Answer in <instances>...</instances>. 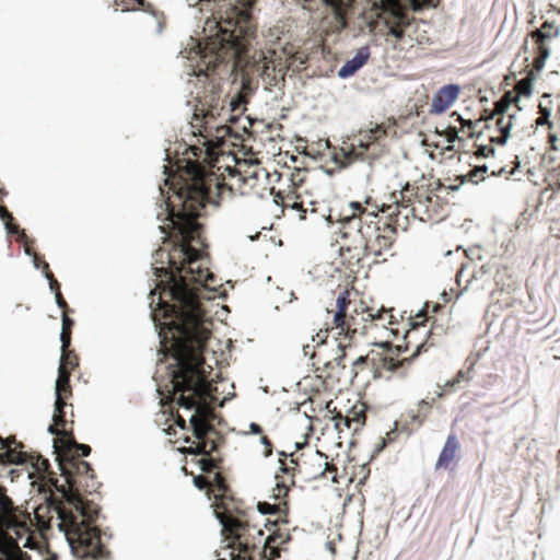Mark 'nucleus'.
Listing matches in <instances>:
<instances>
[{
  "label": "nucleus",
  "mask_w": 560,
  "mask_h": 560,
  "mask_svg": "<svg viewBox=\"0 0 560 560\" xmlns=\"http://www.w3.org/2000/svg\"><path fill=\"white\" fill-rule=\"evenodd\" d=\"M114 2L116 7L121 9V11H130L141 8L145 12H152L155 16L158 15L154 12L153 5L148 3L145 0H114Z\"/></svg>",
  "instance_id": "obj_27"
},
{
  "label": "nucleus",
  "mask_w": 560,
  "mask_h": 560,
  "mask_svg": "<svg viewBox=\"0 0 560 560\" xmlns=\"http://www.w3.org/2000/svg\"><path fill=\"white\" fill-rule=\"evenodd\" d=\"M48 432L50 434L56 435L54 446L56 448L57 454L59 455L61 453V443L59 440L63 438H70L72 435V432L67 431L65 428H61V425H57L55 422L54 424L49 425Z\"/></svg>",
  "instance_id": "obj_34"
},
{
  "label": "nucleus",
  "mask_w": 560,
  "mask_h": 560,
  "mask_svg": "<svg viewBox=\"0 0 560 560\" xmlns=\"http://www.w3.org/2000/svg\"><path fill=\"white\" fill-rule=\"evenodd\" d=\"M328 220L342 224L339 248L342 264L349 269L360 267L363 258L371 256L381 232L378 214L352 201L342 211L331 208Z\"/></svg>",
  "instance_id": "obj_5"
},
{
  "label": "nucleus",
  "mask_w": 560,
  "mask_h": 560,
  "mask_svg": "<svg viewBox=\"0 0 560 560\" xmlns=\"http://www.w3.org/2000/svg\"><path fill=\"white\" fill-rule=\"evenodd\" d=\"M471 376H470V370L468 371H458L456 376L453 378V381L451 382H447L446 383V386H454L455 384H458L460 383L462 381H470Z\"/></svg>",
  "instance_id": "obj_46"
},
{
  "label": "nucleus",
  "mask_w": 560,
  "mask_h": 560,
  "mask_svg": "<svg viewBox=\"0 0 560 560\" xmlns=\"http://www.w3.org/2000/svg\"><path fill=\"white\" fill-rule=\"evenodd\" d=\"M59 466L69 487L65 502L58 506L60 530L65 532L78 560H107L109 551L101 540L100 528L94 524L100 506L80 493L81 488L94 487L93 468L79 456L60 458Z\"/></svg>",
  "instance_id": "obj_2"
},
{
  "label": "nucleus",
  "mask_w": 560,
  "mask_h": 560,
  "mask_svg": "<svg viewBox=\"0 0 560 560\" xmlns=\"http://www.w3.org/2000/svg\"><path fill=\"white\" fill-rule=\"evenodd\" d=\"M211 491H215L214 501L212 503L213 512L221 525L226 530L242 527V517L249 516L250 510L246 503L233 495V492L221 472H215Z\"/></svg>",
  "instance_id": "obj_9"
},
{
  "label": "nucleus",
  "mask_w": 560,
  "mask_h": 560,
  "mask_svg": "<svg viewBox=\"0 0 560 560\" xmlns=\"http://www.w3.org/2000/svg\"><path fill=\"white\" fill-rule=\"evenodd\" d=\"M71 330L61 329L60 340H61V351L65 352L66 349H69L71 343Z\"/></svg>",
  "instance_id": "obj_49"
},
{
  "label": "nucleus",
  "mask_w": 560,
  "mask_h": 560,
  "mask_svg": "<svg viewBox=\"0 0 560 560\" xmlns=\"http://www.w3.org/2000/svg\"><path fill=\"white\" fill-rule=\"evenodd\" d=\"M373 322V307L358 298H351V293L345 291L336 301V311L332 316V328L339 330V335H343L350 340L358 335H365L371 328Z\"/></svg>",
  "instance_id": "obj_8"
},
{
  "label": "nucleus",
  "mask_w": 560,
  "mask_h": 560,
  "mask_svg": "<svg viewBox=\"0 0 560 560\" xmlns=\"http://www.w3.org/2000/svg\"><path fill=\"white\" fill-rule=\"evenodd\" d=\"M307 170L305 168H294L293 171L289 170L288 178L291 182L294 190L301 188L306 182Z\"/></svg>",
  "instance_id": "obj_35"
},
{
  "label": "nucleus",
  "mask_w": 560,
  "mask_h": 560,
  "mask_svg": "<svg viewBox=\"0 0 560 560\" xmlns=\"http://www.w3.org/2000/svg\"><path fill=\"white\" fill-rule=\"evenodd\" d=\"M415 11H420L431 4V0H409Z\"/></svg>",
  "instance_id": "obj_53"
},
{
  "label": "nucleus",
  "mask_w": 560,
  "mask_h": 560,
  "mask_svg": "<svg viewBox=\"0 0 560 560\" xmlns=\"http://www.w3.org/2000/svg\"><path fill=\"white\" fill-rule=\"evenodd\" d=\"M489 167L487 165H477L472 170H470L466 175L460 176V182H469L472 184H478L486 178L488 174Z\"/></svg>",
  "instance_id": "obj_31"
},
{
  "label": "nucleus",
  "mask_w": 560,
  "mask_h": 560,
  "mask_svg": "<svg viewBox=\"0 0 560 560\" xmlns=\"http://www.w3.org/2000/svg\"><path fill=\"white\" fill-rule=\"evenodd\" d=\"M0 219L7 221H13L12 214L3 206H0Z\"/></svg>",
  "instance_id": "obj_57"
},
{
  "label": "nucleus",
  "mask_w": 560,
  "mask_h": 560,
  "mask_svg": "<svg viewBox=\"0 0 560 560\" xmlns=\"http://www.w3.org/2000/svg\"><path fill=\"white\" fill-rule=\"evenodd\" d=\"M275 199L273 201L277 205H280L282 207V211H288L292 203L300 199V194H298L295 190L289 191L288 194H283L281 190L278 192H275Z\"/></svg>",
  "instance_id": "obj_32"
},
{
  "label": "nucleus",
  "mask_w": 560,
  "mask_h": 560,
  "mask_svg": "<svg viewBox=\"0 0 560 560\" xmlns=\"http://www.w3.org/2000/svg\"><path fill=\"white\" fill-rule=\"evenodd\" d=\"M370 57L369 47H362L358 50L355 56L348 60L339 70L338 74L341 78H347L354 74L360 68H362Z\"/></svg>",
  "instance_id": "obj_21"
},
{
  "label": "nucleus",
  "mask_w": 560,
  "mask_h": 560,
  "mask_svg": "<svg viewBox=\"0 0 560 560\" xmlns=\"http://www.w3.org/2000/svg\"><path fill=\"white\" fill-rule=\"evenodd\" d=\"M509 108V105L499 100L495 102L493 114L490 117V119H493L494 116H498L494 124V131L498 132V136H491V141L500 145L505 144L510 131L518 125V117L514 110L505 115Z\"/></svg>",
  "instance_id": "obj_12"
},
{
  "label": "nucleus",
  "mask_w": 560,
  "mask_h": 560,
  "mask_svg": "<svg viewBox=\"0 0 560 560\" xmlns=\"http://www.w3.org/2000/svg\"><path fill=\"white\" fill-rule=\"evenodd\" d=\"M491 136H498V132H495L493 130V132H491L489 135V143L488 144L476 143V142L474 143L472 155L476 159H480V158H486L487 159V158H490V156L494 155L493 144H498V143L491 141Z\"/></svg>",
  "instance_id": "obj_30"
},
{
  "label": "nucleus",
  "mask_w": 560,
  "mask_h": 560,
  "mask_svg": "<svg viewBox=\"0 0 560 560\" xmlns=\"http://www.w3.org/2000/svg\"><path fill=\"white\" fill-rule=\"evenodd\" d=\"M175 422L176 424L180 428V429H186V420L185 418L179 415L178 412L176 413V419H175Z\"/></svg>",
  "instance_id": "obj_62"
},
{
  "label": "nucleus",
  "mask_w": 560,
  "mask_h": 560,
  "mask_svg": "<svg viewBox=\"0 0 560 560\" xmlns=\"http://www.w3.org/2000/svg\"><path fill=\"white\" fill-rule=\"evenodd\" d=\"M164 16L161 14L158 20V31L161 32L164 25Z\"/></svg>",
  "instance_id": "obj_63"
},
{
  "label": "nucleus",
  "mask_w": 560,
  "mask_h": 560,
  "mask_svg": "<svg viewBox=\"0 0 560 560\" xmlns=\"http://www.w3.org/2000/svg\"><path fill=\"white\" fill-rule=\"evenodd\" d=\"M424 345L417 347L410 358H400L401 346H393L385 341L375 345L368 355L359 357L351 366L345 363L346 346L338 343L336 355L317 366V377L322 380L323 386L329 392H341L353 384L359 372L368 364H371L374 378L392 380L394 377L405 378L408 376L412 358L416 357Z\"/></svg>",
  "instance_id": "obj_4"
},
{
  "label": "nucleus",
  "mask_w": 560,
  "mask_h": 560,
  "mask_svg": "<svg viewBox=\"0 0 560 560\" xmlns=\"http://www.w3.org/2000/svg\"><path fill=\"white\" fill-rule=\"evenodd\" d=\"M558 140L559 139H558L557 135L549 132L548 143H549L550 150H553V151L558 150V148H557Z\"/></svg>",
  "instance_id": "obj_58"
},
{
  "label": "nucleus",
  "mask_w": 560,
  "mask_h": 560,
  "mask_svg": "<svg viewBox=\"0 0 560 560\" xmlns=\"http://www.w3.org/2000/svg\"><path fill=\"white\" fill-rule=\"evenodd\" d=\"M249 433L261 435L264 433V429L259 424L252 422L249 424Z\"/></svg>",
  "instance_id": "obj_60"
},
{
  "label": "nucleus",
  "mask_w": 560,
  "mask_h": 560,
  "mask_svg": "<svg viewBox=\"0 0 560 560\" xmlns=\"http://www.w3.org/2000/svg\"><path fill=\"white\" fill-rule=\"evenodd\" d=\"M452 116H456V121H458L462 126V128H464L465 126H467L470 129H472V126L474 124L470 121V120H465L463 119L459 115H457L456 113H453Z\"/></svg>",
  "instance_id": "obj_61"
},
{
  "label": "nucleus",
  "mask_w": 560,
  "mask_h": 560,
  "mask_svg": "<svg viewBox=\"0 0 560 560\" xmlns=\"http://www.w3.org/2000/svg\"><path fill=\"white\" fill-rule=\"evenodd\" d=\"M395 121L376 124L374 127L360 130L351 143L350 154L361 160H374L383 153L380 141L388 133V128H394Z\"/></svg>",
  "instance_id": "obj_10"
},
{
  "label": "nucleus",
  "mask_w": 560,
  "mask_h": 560,
  "mask_svg": "<svg viewBox=\"0 0 560 560\" xmlns=\"http://www.w3.org/2000/svg\"><path fill=\"white\" fill-rule=\"evenodd\" d=\"M432 406L430 402L425 401V400H421L419 404H418V415L417 416H412V420L413 421H417L419 424H421L424 419L427 418L428 413L430 412Z\"/></svg>",
  "instance_id": "obj_40"
},
{
  "label": "nucleus",
  "mask_w": 560,
  "mask_h": 560,
  "mask_svg": "<svg viewBox=\"0 0 560 560\" xmlns=\"http://www.w3.org/2000/svg\"><path fill=\"white\" fill-rule=\"evenodd\" d=\"M243 109V98L241 95L230 101L221 98L212 93L208 100L200 101L196 107L191 127L197 129L198 133L205 139L206 158L208 161V149L213 148L215 155L222 151L220 147L224 144V139L231 133V127L226 122H234L236 117L234 113Z\"/></svg>",
  "instance_id": "obj_7"
},
{
  "label": "nucleus",
  "mask_w": 560,
  "mask_h": 560,
  "mask_svg": "<svg viewBox=\"0 0 560 560\" xmlns=\"http://www.w3.org/2000/svg\"><path fill=\"white\" fill-rule=\"evenodd\" d=\"M5 226L9 233L19 234L21 240L23 241L27 238V235L25 234L24 230H20L19 225L14 224L12 221H7Z\"/></svg>",
  "instance_id": "obj_48"
},
{
  "label": "nucleus",
  "mask_w": 560,
  "mask_h": 560,
  "mask_svg": "<svg viewBox=\"0 0 560 560\" xmlns=\"http://www.w3.org/2000/svg\"><path fill=\"white\" fill-rule=\"evenodd\" d=\"M199 465L202 471L205 472H211L215 468H218V462L214 458L208 457V458H201L199 460Z\"/></svg>",
  "instance_id": "obj_44"
},
{
  "label": "nucleus",
  "mask_w": 560,
  "mask_h": 560,
  "mask_svg": "<svg viewBox=\"0 0 560 560\" xmlns=\"http://www.w3.org/2000/svg\"><path fill=\"white\" fill-rule=\"evenodd\" d=\"M260 442L264 445V456L269 457L272 454V443L270 439L265 433H262L260 435Z\"/></svg>",
  "instance_id": "obj_51"
},
{
  "label": "nucleus",
  "mask_w": 560,
  "mask_h": 560,
  "mask_svg": "<svg viewBox=\"0 0 560 560\" xmlns=\"http://www.w3.org/2000/svg\"><path fill=\"white\" fill-rule=\"evenodd\" d=\"M332 420L335 421V428L339 433H342L345 431H351L352 432V424L349 418H346L343 412H338L335 416H332Z\"/></svg>",
  "instance_id": "obj_37"
},
{
  "label": "nucleus",
  "mask_w": 560,
  "mask_h": 560,
  "mask_svg": "<svg viewBox=\"0 0 560 560\" xmlns=\"http://www.w3.org/2000/svg\"><path fill=\"white\" fill-rule=\"evenodd\" d=\"M322 5L329 8L336 15H341V0H303V8L308 11L318 10Z\"/></svg>",
  "instance_id": "obj_25"
},
{
  "label": "nucleus",
  "mask_w": 560,
  "mask_h": 560,
  "mask_svg": "<svg viewBox=\"0 0 560 560\" xmlns=\"http://www.w3.org/2000/svg\"><path fill=\"white\" fill-rule=\"evenodd\" d=\"M70 375V372H58L56 381V400H58V406L72 395Z\"/></svg>",
  "instance_id": "obj_24"
},
{
  "label": "nucleus",
  "mask_w": 560,
  "mask_h": 560,
  "mask_svg": "<svg viewBox=\"0 0 560 560\" xmlns=\"http://www.w3.org/2000/svg\"><path fill=\"white\" fill-rule=\"evenodd\" d=\"M307 57L303 52H295L290 58L289 67L295 66L296 69H300L302 66L306 63Z\"/></svg>",
  "instance_id": "obj_45"
},
{
  "label": "nucleus",
  "mask_w": 560,
  "mask_h": 560,
  "mask_svg": "<svg viewBox=\"0 0 560 560\" xmlns=\"http://www.w3.org/2000/svg\"><path fill=\"white\" fill-rule=\"evenodd\" d=\"M502 173H504V168L503 167H500L499 170H492L491 171V175H501Z\"/></svg>",
  "instance_id": "obj_64"
},
{
  "label": "nucleus",
  "mask_w": 560,
  "mask_h": 560,
  "mask_svg": "<svg viewBox=\"0 0 560 560\" xmlns=\"http://www.w3.org/2000/svg\"><path fill=\"white\" fill-rule=\"evenodd\" d=\"M332 324H326L325 329H319L316 336H313V341L316 342V347H320L326 342L329 330H332Z\"/></svg>",
  "instance_id": "obj_42"
},
{
  "label": "nucleus",
  "mask_w": 560,
  "mask_h": 560,
  "mask_svg": "<svg viewBox=\"0 0 560 560\" xmlns=\"http://www.w3.org/2000/svg\"><path fill=\"white\" fill-rule=\"evenodd\" d=\"M303 351H304L305 355H308V354L311 355V358L313 360V365L320 363V352L319 351L312 350V347L310 345H305L303 347Z\"/></svg>",
  "instance_id": "obj_50"
},
{
  "label": "nucleus",
  "mask_w": 560,
  "mask_h": 560,
  "mask_svg": "<svg viewBox=\"0 0 560 560\" xmlns=\"http://www.w3.org/2000/svg\"><path fill=\"white\" fill-rule=\"evenodd\" d=\"M535 72H537L534 67L528 71L526 78L520 80L515 88H514V92L517 94V96L520 97L521 95H524V96H528L530 95L532 93V86H533V81L535 80Z\"/></svg>",
  "instance_id": "obj_29"
},
{
  "label": "nucleus",
  "mask_w": 560,
  "mask_h": 560,
  "mask_svg": "<svg viewBox=\"0 0 560 560\" xmlns=\"http://www.w3.org/2000/svg\"><path fill=\"white\" fill-rule=\"evenodd\" d=\"M326 412H327V416L330 415L332 417L336 413L342 412V411L337 409V407L332 400H329L326 402Z\"/></svg>",
  "instance_id": "obj_56"
},
{
  "label": "nucleus",
  "mask_w": 560,
  "mask_h": 560,
  "mask_svg": "<svg viewBox=\"0 0 560 560\" xmlns=\"http://www.w3.org/2000/svg\"><path fill=\"white\" fill-rule=\"evenodd\" d=\"M238 3L231 5L225 15L212 16L205 23V42L198 43V54L208 70H215L222 62L233 61L234 66H240L246 61L256 37L250 14L255 0H238Z\"/></svg>",
  "instance_id": "obj_3"
},
{
  "label": "nucleus",
  "mask_w": 560,
  "mask_h": 560,
  "mask_svg": "<svg viewBox=\"0 0 560 560\" xmlns=\"http://www.w3.org/2000/svg\"><path fill=\"white\" fill-rule=\"evenodd\" d=\"M49 467V463L45 458H38L36 464V469L39 471H45Z\"/></svg>",
  "instance_id": "obj_59"
},
{
  "label": "nucleus",
  "mask_w": 560,
  "mask_h": 560,
  "mask_svg": "<svg viewBox=\"0 0 560 560\" xmlns=\"http://www.w3.org/2000/svg\"><path fill=\"white\" fill-rule=\"evenodd\" d=\"M427 320L425 313H418L415 317V319L410 323L412 328H416L419 325H422Z\"/></svg>",
  "instance_id": "obj_55"
},
{
  "label": "nucleus",
  "mask_w": 560,
  "mask_h": 560,
  "mask_svg": "<svg viewBox=\"0 0 560 560\" xmlns=\"http://www.w3.org/2000/svg\"><path fill=\"white\" fill-rule=\"evenodd\" d=\"M557 31L549 22H544L540 28L534 31L530 36L536 44L534 69L539 73L544 67L545 61L549 57L550 50L547 42L557 35Z\"/></svg>",
  "instance_id": "obj_13"
},
{
  "label": "nucleus",
  "mask_w": 560,
  "mask_h": 560,
  "mask_svg": "<svg viewBox=\"0 0 560 560\" xmlns=\"http://www.w3.org/2000/svg\"><path fill=\"white\" fill-rule=\"evenodd\" d=\"M74 325V320L68 316V313L62 312V329L71 330Z\"/></svg>",
  "instance_id": "obj_54"
},
{
  "label": "nucleus",
  "mask_w": 560,
  "mask_h": 560,
  "mask_svg": "<svg viewBox=\"0 0 560 560\" xmlns=\"http://www.w3.org/2000/svg\"><path fill=\"white\" fill-rule=\"evenodd\" d=\"M272 497L278 501L277 503H269V502H259L258 503V511L261 514H272L277 515L276 523L278 522H285V516L288 512V503L284 501L285 498L277 499L273 494Z\"/></svg>",
  "instance_id": "obj_22"
},
{
  "label": "nucleus",
  "mask_w": 560,
  "mask_h": 560,
  "mask_svg": "<svg viewBox=\"0 0 560 560\" xmlns=\"http://www.w3.org/2000/svg\"><path fill=\"white\" fill-rule=\"evenodd\" d=\"M411 22L412 19L409 18L408 12L400 8L399 4H395L385 20L388 33L397 39L404 37L407 28L411 26Z\"/></svg>",
  "instance_id": "obj_16"
},
{
  "label": "nucleus",
  "mask_w": 560,
  "mask_h": 560,
  "mask_svg": "<svg viewBox=\"0 0 560 560\" xmlns=\"http://www.w3.org/2000/svg\"><path fill=\"white\" fill-rule=\"evenodd\" d=\"M500 100H502L506 105H509L511 107V110H514L516 114L521 110V108L517 105L520 97L514 92V90L505 92Z\"/></svg>",
  "instance_id": "obj_39"
},
{
  "label": "nucleus",
  "mask_w": 560,
  "mask_h": 560,
  "mask_svg": "<svg viewBox=\"0 0 560 560\" xmlns=\"http://www.w3.org/2000/svg\"><path fill=\"white\" fill-rule=\"evenodd\" d=\"M550 110L546 107L539 106V116L535 120L537 126H547L548 129H552L553 122L550 120Z\"/></svg>",
  "instance_id": "obj_41"
},
{
  "label": "nucleus",
  "mask_w": 560,
  "mask_h": 560,
  "mask_svg": "<svg viewBox=\"0 0 560 560\" xmlns=\"http://www.w3.org/2000/svg\"><path fill=\"white\" fill-rule=\"evenodd\" d=\"M346 418H349L352 424V432H358L365 422V411L363 405L353 406L343 413Z\"/></svg>",
  "instance_id": "obj_26"
},
{
  "label": "nucleus",
  "mask_w": 560,
  "mask_h": 560,
  "mask_svg": "<svg viewBox=\"0 0 560 560\" xmlns=\"http://www.w3.org/2000/svg\"><path fill=\"white\" fill-rule=\"evenodd\" d=\"M79 365V358L74 353V351L70 349H66L65 352L61 351L60 365L58 372H70L73 371Z\"/></svg>",
  "instance_id": "obj_28"
},
{
  "label": "nucleus",
  "mask_w": 560,
  "mask_h": 560,
  "mask_svg": "<svg viewBox=\"0 0 560 560\" xmlns=\"http://www.w3.org/2000/svg\"><path fill=\"white\" fill-rule=\"evenodd\" d=\"M43 268H44V271H45V276H46V278L49 281L50 289L52 291H55V293H56L58 289L60 290V284L58 283V281L54 277L52 272L49 269V265L46 261L43 262Z\"/></svg>",
  "instance_id": "obj_43"
},
{
  "label": "nucleus",
  "mask_w": 560,
  "mask_h": 560,
  "mask_svg": "<svg viewBox=\"0 0 560 560\" xmlns=\"http://www.w3.org/2000/svg\"><path fill=\"white\" fill-rule=\"evenodd\" d=\"M16 508L0 486V532L11 528L16 523Z\"/></svg>",
  "instance_id": "obj_19"
},
{
  "label": "nucleus",
  "mask_w": 560,
  "mask_h": 560,
  "mask_svg": "<svg viewBox=\"0 0 560 560\" xmlns=\"http://www.w3.org/2000/svg\"><path fill=\"white\" fill-rule=\"evenodd\" d=\"M55 296H56V303L58 304V306L62 310V312L68 313L69 305L66 302V300L63 299L61 291L59 289L57 290Z\"/></svg>",
  "instance_id": "obj_52"
},
{
  "label": "nucleus",
  "mask_w": 560,
  "mask_h": 560,
  "mask_svg": "<svg viewBox=\"0 0 560 560\" xmlns=\"http://www.w3.org/2000/svg\"><path fill=\"white\" fill-rule=\"evenodd\" d=\"M23 444L16 441L15 436L3 439L0 436V463L2 464H24L27 460V454L22 451Z\"/></svg>",
  "instance_id": "obj_15"
},
{
  "label": "nucleus",
  "mask_w": 560,
  "mask_h": 560,
  "mask_svg": "<svg viewBox=\"0 0 560 560\" xmlns=\"http://www.w3.org/2000/svg\"><path fill=\"white\" fill-rule=\"evenodd\" d=\"M303 472L308 476L310 479H329L332 482H338L337 479V467L327 460L320 452H316L310 462L303 460Z\"/></svg>",
  "instance_id": "obj_14"
},
{
  "label": "nucleus",
  "mask_w": 560,
  "mask_h": 560,
  "mask_svg": "<svg viewBox=\"0 0 560 560\" xmlns=\"http://www.w3.org/2000/svg\"><path fill=\"white\" fill-rule=\"evenodd\" d=\"M67 406L66 401H61L60 406H58V400L55 401V412L52 420L57 425H61V428L66 429V411L65 408Z\"/></svg>",
  "instance_id": "obj_38"
},
{
  "label": "nucleus",
  "mask_w": 560,
  "mask_h": 560,
  "mask_svg": "<svg viewBox=\"0 0 560 560\" xmlns=\"http://www.w3.org/2000/svg\"><path fill=\"white\" fill-rule=\"evenodd\" d=\"M206 164L188 162L183 174L172 182L173 195L167 198L168 223L161 226L164 244L155 252V260L166 258L172 270L170 280L150 292L155 326L165 348L170 345L174 363L170 365L173 399L176 402H211L217 388L205 369L203 351L211 331L206 326V312L199 292L209 288L214 276L199 264L201 253L192 243H200L201 224L197 222L206 203L219 205L233 196L264 197L275 188L266 185L270 174L258 164L247 165L231 152L215 155L208 149Z\"/></svg>",
  "instance_id": "obj_1"
},
{
  "label": "nucleus",
  "mask_w": 560,
  "mask_h": 560,
  "mask_svg": "<svg viewBox=\"0 0 560 560\" xmlns=\"http://www.w3.org/2000/svg\"><path fill=\"white\" fill-rule=\"evenodd\" d=\"M459 88L448 84L441 88L432 98L431 113L441 114L445 112L458 97Z\"/></svg>",
  "instance_id": "obj_18"
},
{
  "label": "nucleus",
  "mask_w": 560,
  "mask_h": 560,
  "mask_svg": "<svg viewBox=\"0 0 560 560\" xmlns=\"http://www.w3.org/2000/svg\"><path fill=\"white\" fill-rule=\"evenodd\" d=\"M292 212V217L296 218L298 220L302 221L305 220L307 217V213H315L316 210L314 208L305 207L304 200L300 196V199L295 200L290 209L288 210Z\"/></svg>",
  "instance_id": "obj_33"
},
{
  "label": "nucleus",
  "mask_w": 560,
  "mask_h": 560,
  "mask_svg": "<svg viewBox=\"0 0 560 560\" xmlns=\"http://www.w3.org/2000/svg\"><path fill=\"white\" fill-rule=\"evenodd\" d=\"M279 471L276 474V487L273 488V495L277 499L287 498L290 488L295 485V476L298 472H303V463L300 458L294 457V454H287L279 452Z\"/></svg>",
  "instance_id": "obj_11"
},
{
  "label": "nucleus",
  "mask_w": 560,
  "mask_h": 560,
  "mask_svg": "<svg viewBox=\"0 0 560 560\" xmlns=\"http://www.w3.org/2000/svg\"><path fill=\"white\" fill-rule=\"evenodd\" d=\"M435 132L440 136H444L448 143H453L456 140L460 142L463 140L458 136L459 130L457 129V127L445 126L442 129H439V127H436Z\"/></svg>",
  "instance_id": "obj_36"
},
{
  "label": "nucleus",
  "mask_w": 560,
  "mask_h": 560,
  "mask_svg": "<svg viewBox=\"0 0 560 560\" xmlns=\"http://www.w3.org/2000/svg\"><path fill=\"white\" fill-rule=\"evenodd\" d=\"M61 443V453L59 454L60 458H66L70 456H89L91 453V447L86 444H80L75 441L73 434L70 438H63L59 440Z\"/></svg>",
  "instance_id": "obj_20"
},
{
  "label": "nucleus",
  "mask_w": 560,
  "mask_h": 560,
  "mask_svg": "<svg viewBox=\"0 0 560 560\" xmlns=\"http://www.w3.org/2000/svg\"><path fill=\"white\" fill-rule=\"evenodd\" d=\"M459 450L460 443L457 435L455 433L448 434L435 463V469H447L451 467V465H455L459 457Z\"/></svg>",
  "instance_id": "obj_17"
},
{
  "label": "nucleus",
  "mask_w": 560,
  "mask_h": 560,
  "mask_svg": "<svg viewBox=\"0 0 560 560\" xmlns=\"http://www.w3.org/2000/svg\"><path fill=\"white\" fill-rule=\"evenodd\" d=\"M431 194L422 188L407 183L400 190L393 191L388 201L382 205L381 211L389 222L383 223L371 256L380 257L389 250L394 244L397 230L406 231L411 221H427L431 218L429 205Z\"/></svg>",
  "instance_id": "obj_6"
},
{
  "label": "nucleus",
  "mask_w": 560,
  "mask_h": 560,
  "mask_svg": "<svg viewBox=\"0 0 560 560\" xmlns=\"http://www.w3.org/2000/svg\"><path fill=\"white\" fill-rule=\"evenodd\" d=\"M393 311V308L386 310L384 307L377 311L373 308V322H371V327L389 328L390 331L396 335L398 330L394 328L393 325L397 322Z\"/></svg>",
  "instance_id": "obj_23"
},
{
  "label": "nucleus",
  "mask_w": 560,
  "mask_h": 560,
  "mask_svg": "<svg viewBox=\"0 0 560 560\" xmlns=\"http://www.w3.org/2000/svg\"><path fill=\"white\" fill-rule=\"evenodd\" d=\"M194 483H195V486L198 489H200V490H205L206 489L208 491L210 490V488L212 486L211 481H209L208 478H206V477H203L201 475L200 476H196L194 478Z\"/></svg>",
  "instance_id": "obj_47"
}]
</instances>
